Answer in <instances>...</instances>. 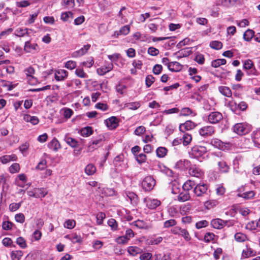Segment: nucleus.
I'll list each match as a JSON object with an SVG mask.
<instances>
[{"label":"nucleus","mask_w":260,"mask_h":260,"mask_svg":"<svg viewBox=\"0 0 260 260\" xmlns=\"http://www.w3.org/2000/svg\"><path fill=\"white\" fill-rule=\"evenodd\" d=\"M251 129V125L246 122L237 123L233 127V132L239 136L245 135Z\"/></svg>","instance_id":"f257e3e1"},{"label":"nucleus","mask_w":260,"mask_h":260,"mask_svg":"<svg viewBox=\"0 0 260 260\" xmlns=\"http://www.w3.org/2000/svg\"><path fill=\"white\" fill-rule=\"evenodd\" d=\"M207 151V148L205 146L196 145L191 148L189 153L192 157L198 158L205 154Z\"/></svg>","instance_id":"f03ea898"},{"label":"nucleus","mask_w":260,"mask_h":260,"mask_svg":"<svg viewBox=\"0 0 260 260\" xmlns=\"http://www.w3.org/2000/svg\"><path fill=\"white\" fill-rule=\"evenodd\" d=\"M208 186L205 183H199L194 188L193 192L198 198L204 197L207 194Z\"/></svg>","instance_id":"7ed1b4c3"},{"label":"nucleus","mask_w":260,"mask_h":260,"mask_svg":"<svg viewBox=\"0 0 260 260\" xmlns=\"http://www.w3.org/2000/svg\"><path fill=\"white\" fill-rule=\"evenodd\" d=\"M155 184V181L151 176H147L142 182L143 188L146 191L152 190Z\"/></svg>","instance_id":"20e7f679"},{"label":"nucleus","mask_w":260,"mask_h":260,"mask_svg":"<svg viewBox=\"0 0 260 260\" xmlns=\"http://www.w3.org/2000/svg\"><path fill=\"white\" fill-rule=\"evenodd\" d=\"M222 119V114L217 111L211 112L208 116V121L212 124L218 123Z\"/></svg>","instance_id":"39448f33"},{"label":"nucleus","mask_w":260,"mask_h":260,"mask_svg":"<svg viewBox=\"0 0 260 260\" xmlns=\"http://www.w3.org/2000/svg\"><path fill=\"white\" fill-rule=\"evenodd\" d=\"M24 49L26 52L35 53L39 50V47L36 43H31L30 41H26L25 43Z\"/></svg>","instance_id":"423d86ee"},{"label":"nucleus","mask_w":260,"mask_h":260,"mask_svg":"<svg viewBox=\"0 0 260 260\" xmlns=\"http://www.w3.org/2000/svg\"><path fill=\"white\" fill-rule=\"evenodd\" d=\"M215 132V129L212 126H205L200 129L199 133L203 137H209L212 136Z\"/></svg>","instance_id":"0eeeda50"},{"label":"nucleus","mask_w":260,"mask_h":260,"mask_svg":"<svg viewBox=\"0 0 260 260\" xmlns=\"http://www.w3.org/2000/svg\"><path fill=\"white\" fill-rule=\"evenodd\" d=\"M68 76V72L63 69H58L55 71L54 77L56 81H64Z\"/></svg>","instance_id":"6e6552de"},{"label":"nucleus","mask_w":260,"mask_h":260,"mask_svg":"<svg viewBox=\"0 0 260 260\" xmlns=\"http://www.w3.org/2000/svg\"><path fill=\"white\" fill-rule=\"evenodd\" d=\"M144 201L147 207L150 209H154L160 205V201L157 199L146 198Z\"/></svg>","instance_id":"1a4fd4ad"},{"label":"nucleus","mask_w":260,"mask_h":260,"mask_svg":"<svg viewBox=\"0 0 260 260\" xmlns=\"http://www.w3.org/2000/svg\"><path fill=\"white\" fill-rule=\"evenodd\" d=\"M113 69V64L111 62L107 63L106 65L102 66L96 70L97 73L100 76H103Z\"/></svg>","instance_id":"9d476101"},{"label":"nucleus","mask_w":260,"mask_h":260,"mask_svg":"<svg viewBox=\"0 0 260 260\" xmlns=\"http://www.w3.org/2000/svg\"><path fill=\"white\" fill-rule=\"evenodd\" d=\"M66 239H68L72 241L74 244H81L83 241V238L80 235L77 233H72L70 235H67L64 236Z\"/></svg>","instance_id":"9b49d317"},{"label":"nucleus","mask_w":260,"mask_h":260,"mask_svg":"<svg viewBox=\"0 0 260 260\" xmlns=\"http://www.w3.org/2000/svg\"><path fill=\"white\" fill-rule=\"evenodd\" d=\"M90 47V45H85L80 49L74 51L71 54V56L74 58H78L84 55Z\"/></svg>","instance_id":"f8f14e48"},{"label":"nucleus","mask_w":260,"mask_h":260,"mask_svg":"<svg viewBox=\"0 0 260 260\" xmlns=\"http://www.w3.org/2000/svg\"><path fill=\"white\" fill-rule=\"evenodd\" d=\"M227 222L228 221H224L220 218H216L212 220L211 224L215 229H221L226 224Z\"/></svg>","instance_id":"ddd939ff"},{"label":"nucleus","mask_w":260,"mask_h":260,"mask_svg":"<svg viewBox=\"0 0 260 260\" xmlns=\"http://www.w3.org/2000/svg\"><path fill=\"white\" fill-rule=\"evenodd\" d=\"M127 12L126 11V8L122 7L118 14V21L121 23L124 24L127 22Z\"/></svg>","instance_id":"4468645a"},{"label":"nucleus","mask_w":260,"mask_h":260,"mask_svg":"<svg viewBox=\"0 0 260 260\" xmlns=\"http://www.w3.org/2000/svg\"><path fill=\"white\" fill-rule=\"evenodd\" d=\"M107 127L110 129L116 128L118 125V120L116 117H111L105 120Z\"/></svg>","instance_id":"2eb2a0df"},{"label":"nucleus","mask_w":260,"mask_h":260,"mask_svg":"<svg viewBox=\"0 0 260 260\" xmlns=\"http://www.w3.org/2000/svg\"><path fill=\"white\" fill-rule=\"evenodd\" d=\"M191 53L190 48H186L177 51L174 54L178 59L189 56Z\"/></svg>","instance_id":"dca6fc26"},{"label":"nucleus","mask_w":260,"mask_h":260,"mask_svg":"<svg viewBox=\"0 0 260 260\" xmlns=\"http://www.w3.org/2000/svg\"><path fill=\"white\" fill-rule=\"evenodd\" d=\"M251 138L254 145L259 147L260 146V128L257 129L252 132Z\"/></svg>","instance_id":"f3484780"},{"label":"nucleus","mask_w":260,"mask_h":260,"mask_svg":"<svg viewBox=\"0 0 260 260\" xmlns=\"http://www.w3.org/2000/svg\"><path fill=\"white\" fill-rule=\"evenodd\" d=\"M195 124L191 121H187L184 123L180 124L179 129L182 132L185 131H189L193 129L195 127Z\"/></svg>","instance_id":"a211bd4d"},{"label":"nucleus","mask_w":260,"mask_h":260,"mask_svg":"<svg viewBox=\"0 0 260 260\" xmlns=\"http://www.w3.org/2000/svg\"><path fill=\"white\" fill-rule=\"evenodd\" d=\"M189 174L192 176L201 178L204 175V172L198 167H192L189 169Z\"/></svg>","instance_id":"6ab92c4d"},{"label":"nucleus","mask_w":260,"mask_h":260,"mask_svg":"<svg viewBox=\"0 0 260 260\" xmlns=\"http://www.w3.org/2000/svg\"><path fill=\"white\" fill-rule=\"evenodd\" d=\"M17 159V157L14 154L5 155L0 157V161L3 164H6L11 161H16Z\"/></svg>","instance_id":"aec40b11"},{"label":"nucleus","mask_w":260,"mask_h":260,"mask_svg":"<svg viewBox=\"0 0 260 260\" xmlns=\"http://www.w3.org/2000/svg\"><path fill=\"white\" fill-rule=\"evenodd\" d=\"M29 29L27 28H18L15 31V35L18 37H23L25 36H28L29 35Z\"/></svg>","instance_id":"412c9836"},{"label":"nucleus","mask_w":260,"mask_h":260,"mask_svg":"<svg viewBox=\"0 0 260 260\" xmlns=\"http://www.w3.org/2000/svg\"><path fill=\"white\" fill-rule=\"evenodd\" d=\"M23 120L26 122H30L33 125H36L39 123V120L37 116H31L28 114L23 115Z\"/></svg>","instance_id":"4be33fe9"},{"label":"nucleus","mask_w":260,"mask_h":260,"mask_svg":"<svg viewBox=\"0 0 260 260\" xmlns=\"http://www.w3.org/2000/svg\"><path fill=\"white\" fill-rule=\"evenodd\" d=\"M132 224L139 229H148L150 228L149 224L142 220H137L133 222Z\"/></svg>","instance_id":"5701e85b"},{"label":"nucleus","mask_w":260,"mask_h":260,"mask_svg":"<svg viewBox=\"0 0 260 260\" xmlns=\"http://www.w3.org/2000/svg\"><path fill=\"white\" fill-rule=\"evenodd\" d=\"M190 198V195L189 192L184 190V191H182L179 194L177 199L179 202H184L189 200Z\"/></svg>","instance_id":"b1692460"},{"label":"nucleus","mask_w":260,"mask_h":260,"mask_svg":"<svg viewBox=\"0 0 260 260\" xmlns=\"http://www.w3.org/2000/svg\"><path fill=\"white\" fill-rule=\"evenodd\" d=\"M127 252L130 255L135 256L138 254L142 253L143 250L136 246H129L127 249Z\"/></svg>","instance_id":"393cba45"},{"label":"nucleus","mask_w":260,"mask_h":260,"mask_svg":"<svg viewBox=\"0 0 260 260\" xmlns=\"http://www.w3.org/2000/svg\"><path fill=\"white\" fill-rule=\"evenodd\" d=\"M255 252L249 247L246 246L245 249H243L242 252V258H245L252 256L255 254Z\"/></svg>","instance_id":"a878e982"},{"label":"nucleus","mask_w":260,"mask_h":260,"mask_svg":"<svg viewBox=\"0 0 260 260\" xmlns=\"http://www.w3.org/2000/svg\"><path fill=\"white\" fill-rule=\"evenodd\" d=\"M48 146L49 149L55 151L60 148V144L55 138H54L52 141L48 143Z\"/></svg>","instance_id":"bb28decb"},{"label":"nucleus","mask_w":260,"mask_h":260,"mask_svg":"<svg viewBox=\"0 0 260 260\" xmlns=\"http://www.w3.org/2000/svg\"><path fill=\"white\" fill-rule=\"evenodd\" d=\"M181 68V65L177 61L171 62L168 67V69L172 72L179 71Z\"/></svg>","instance_id":"cd10ccee"},{"label":"nucleus","mask_w":260,"mask_h":260,"mask_svg":"<svg viewBox=\"0 0 260 260\" xmlns=\"http://www.w3.org/2000/svg\"><path fill=\"white\" fill-rule=\"evenodd\" d=\"M218 90L222 94L227 97H231L232 95V91L228 87L223 86H219Z\"/></svg>","instance_id":"c85d7f7f"},{"label":"nucleus","mask_w":260,"mask_h":260,"mask_svg":"<svg viewBox=\"0 0 260 260\" xmlns=\"http://www.w3.org/2000/svg\"><path fill=\"white\" fill-rule=\"evenodd\" d=\"M218 202L216 200H210L204 202V206L207 209H210L216 206Z\"/></svg>","instance_id":"c756f323"},{"label":"nucleus","mask_w":260,"mask_h":260,"mask_svg":"<svg viewBox=\"0 0 260 260\" xmlns=\"http://www.w3.org/2000/svg\"><path fill=\"white\" fill-rule=\"evenodd\" d=\"M96 171L95 167L92 164H88L85 168V173L88 175H92Z\"/></svg>","instance_id":"7c9ffc66"},{"label":"nucleus","mask_w":260,"mask_h":260,"mask_svg":"<svg viewBox=\"0 0 260 260\" xmlns=\"http://www.w3.org/2000/svg\"><path fill=\"white\" fill-rule=\"evenodd\" d=\"M140 107V104L139 102H135L132 103H126L124 105V108H126L129 110H135L138 109Z\"/></svg>","instance_id":"2f4dec72"},{"label":"nucleus","mask_w":260,"mask_h":260,"mask_svg":"<svg viewBox=\"0 0 260 260\" xmlns=\"http://www.w3.org/2000/svg\"><path fill=\"white\" fill-rule=\"evenodd\" d=\"M23 252L21 250L13 251L11 252V258L12 260H20L23 255Z\"/></svg>","instance_id":"473e14b6"},{"label":"nucleus","mask_w":260,"mask_h":260,"mask_svg":"<svg viewBox=\"0 0 260 260\" xmlns=\"http://www.w3.org/2000/svg\"><path fill=\"white\" fill-rule=\"evenodd\" d=\"M64 141L69 145L73 148H75L77 146V141L71 137L66 136L64 138Z\"/></svg>","instance_id":"72a5a7b5"},{"label":"nucleus","mask_w":260,"mask_h":260,"mask_svg":"<svg viewBox=\"0 0 260 260\" xmlns=\"http://www.w3.org/2000/svg\"><path fill=\"white\" fill-rule=\"evenodd\" d=\"M47 191L43 188H36L35 193L36 198H43L47 194Z\"/></svg>","instance_id":"f704fd0d"},{"label":"nucleus","mask_w":260,"mask_h":260,"mask_svg":"<svg viewBox=\"0 0 260 260\" xmlns=\"http://www.w3.org/2000/svg\"><path fill=\"white\" fill-rule=\"evenodd\" d=\"M195 185L194 182L193 181H191L190 180L186 181L184 184L183 185L182 188L184 190L187 191L188 192L189 190H190L193 186Z\"/></svg>","instance_id":"c9c22d12"},{"label":"nucleus","mask_w":260,"mask_h":260,"mask_svg":"<svg viewBox=\"0 0 260 260\" xmlns=\"http://www.w3.org/2000/svg\"><path fill=\"white\" fill-rule=\"evenodd\" d=\"M210 144L219 149H222L223 148V143L222 142L216 138H214L211 140Z\"/></svg>","instance_id":"e433bc0d"},{"label":"nucleus","mask_w":260,"mask_h":260,"mask_svg":"<svg viewBox=\"0 0 260 260\" xmlns=\"http://www.w3.org/2000/svg\"><path fill=\"white\" fill-rule=\"evenodd\" d=\"M191 115L195 116L196 113L188 107L183 108L180 111L181 116H189Z\"/></svg>","instance_id":"4c0bfd02"},{"label":"nucleus","mask_w":260,"mask_h":260,"mask_svg":"<svg viewBox=\"0 0 260 260\" xmlns=\"http://www.w3.org/2000/svg\"><path fill=\"white\" fill-rule=\"evenodd\" d=\"M254 32L251 29L247 30L243 35V38L246 41H250L253 38Z\"/></svg>","instance_id":"58836bf2"},{"label":"nucleus","mask_w":260,"mask_h":260,"mask_svg":"<svg viewBox=\"0 0 260 260\" xmlns=\"http://www.w3.org/2000/svg\"><path fill=\"white\" fill-rule=\"evenodd\" d=\"M235 239L238 242H242L247 240V237L243 233H237L235 235Z\"/></svg>","instance_id":"ea45409f"},{"label":"nucleus","mask_w":260,"mask_h":260,"mask_svg":"<svg viewBox=\"0 0 260 260\" xmlns=\"http://www.w3.org/2000/svg\"><path fill=\"white\" fill-rule=\"evenodd\" d=\"M220 171L222 173H226L229 171V167L224 161H220L218 162Z\"/></svg>","instance_id":"a19ab883"},{"label":"nucleus","mask_w":260,"mask_h":260,"mask_svg":"<svg viewBox=\"0 0 260 260\" xmlns=\"http://www.w3.org/2000/svg\"><path fill=\"white\" fill-rule=\"evenodd\" d=\"M167 149L165 147H160L156 149V152L158 157H165L167 153Z\"/></svg>","instance_id":"79ce46f5"},{"label":"nucleus","mask_w":260,"mask_h":260,"mask_svg":"<svg viewBox=\"0 0 260 260\" xmlns=\"http://www.w3.org/2000/svg\"><path fill=\"white\" fill-rule=\"evenodd\" d=\"M255 196V193L253 191H248L242 193L238 194V196L248 200L252 199Z\"/></svg>","instance_id":"37998d69"},{"label":"nucleus","mask_w":260,"mask_h":260,"mask_svg":"<svg viewBox=\"0 0 260 260\" xmlns=\"http://www.w3.org/2000/svg\"><path fill=\"white\" fill-rule=\"evenodd\" d=\"M181 139L183 145L184 146H186L190 143L192 140V137L190 134L188 133H184Z\"/></svg>","instance_id":"c03bdc74"},{"label":"nucleus","mask_w":260,"mask_h":260,"mask_svg":"<svg viewBox=\"0 0 260 260\" xmlns=\"http://www.w3.org/2000/svg\"><path fill=\"white\" fill-rule=\"evenodd\" d=\"M209 46L214 49L219 50L222 47V43L218 41H213L210 43Z\"/></svg>","instance_id":"a18cd8bd"},{"label":"nucleus","mask_w":260,"mask_h":260,"mask_svg":"<svg viewBox=\"0 0 260 260\" xmlns=\"http://www.w3.org/2000/svg\"><path fill=\"white\" fill-rule=\"evenodd\" d=\"M226 61L225 59H217L212 61L211 65L214 68L219 67L221 65L225 64Z\"/></svg>","instance_id":"49530a36"},{"label":"nucleus","mask_w":260,"mask_h":260,"mask_svg":"<svg viewBox=\"0 0 260 260\" xmlns=\"http://www.w3.org/2000/svg\"><path fill=\"white\" fill-rule=\"evenodd\" d=\"M75 225L76 221L73 219H68L63 224L64 227L68 229H73Z\"/></svg>","instance_id":"de8ad7c7"},{"label":"nucleus","mask_w":260,"mask_h":260,"mask_svg":"<svg viewBox=\"0 0 260 260\" xmlns=\"http://www.w3.org/2000/svg\"><path fill=\"white\" fill-rule=\"evenodd\" d=\"M70 18H73V14L71 12H66L61 15V19L64 22L68 21Z\"/></svg>","instance_id":"09e8293b"},{"label":"nucleus","mask_w":260,"mask_h":260,"mask_svg":"<svg viewBox=\"0 0 260 260\" xmlns=\"http://www.w3.org/2000/svg\"><path fill=\"white\" fill-rule=\"evenodd\" d=\"M75 75L79 78H88V75L84 72L83 69L77 68L75 72Z\"/></svg>","instance_id":"8fccbe9b"},{"label":"nucleus","mask_w":260,"mask_h":260,"mask_svg":"<svg viewBox=\"0 0 260 260\" xmlns=\"http://www.w3.org/2000/svg\"><path fill=\"white\" fill-rule=\"evenodd\" d=\"M126 195L132 203H136L137 202L138 197L134 192H128L126 193Z\"/></svg>","instance_id":"3c124183"},{"label":"nucleus","mask_w":260,"mask_h":260,"mask_svg":"<svg viewBox=\"0 0 260 260\" xmlns=\"http://www.w3.org/2000/svg\"><path fill=\"white\" fill-rule=\"evenodd\" d=\"M16 242L21 248L24 249L27 247L26 240L22 237H18Z\"/></svg>","instance_id":"603ef678"},{"label":"nucleus","mask_w":260,"mask_h":260,"mask_svg":"<svg viewBox=\"0 0 260 260\" xmlns=\"http://www.w3.org/2000/svg\"><path fill=\"white\" fill-rule=\"evenodd\" d=\"M254 67L252 61L250 59H247L244 61L243 69L246 70H249Z\"/></svg>","instance_id":"864d4df0"},{"label":"nucleus","mask_w":260,"mask_h":260,"mask_svg":"<svg viewBox=\"0 0 260 260\" xmlns=\"http://www.w3.org/2000/svg\"><path fill=\"white\" fill-rule=\"evenodd\" d=\"M92 134V131L90 127H86L81 130V134L83 136L88 137Z\"/></svg>","instance_id":"5fc2aeb1"},{"label":"nucleus","mask_w":260,"mask_h":260,"mask_svg":"<svg viewBox=\"0 0 260 260\" xmlns=\"http://www.w3.org/2000/svg\"><path fill=\"white\" fill-rule=\"evenodd\" d=\"M9 170L11 173H18L20 170V166L17 163H14L9 167Z\"/></svg>","instance_id":"6e6d98bb"},{"label":"nucleus","mask_w":260,"mask_h":260,"mask_svg":"<svg viewBox=\"0 0 260 260\" xmlns=\"http://www.w3.org/2000/svg\"><path fill=\"white\" fill-rule=\"evenodd\" d=\"M108 224L111 228V229L113 231L117 230L118 224L116 220L113 218H111L108 221Z\"/></svg>","instance_id":"4d7b16f0"},{"label":"nucleus","mask_w":260,"mask_h":260,"mask_svg":"<svg viewBox=\"0 0 260 260\" xmlns=\"http://www.w3.org/2000/svg\"><path fill=\"white\" fill-rule=\"evenodd\" d=\"M154 81H155V79L152 75H148L146 77V79H145V83H146V86L147 87H150L151 85L154 83Z\"/></svg>","instance_id":"13d9d810"},{"label":"nucleus","mask_w":260,"mask_h":260,"mask_svg":"<svg viewBox=\"0 0 260 260\" xmlns=\"http://www.w3.org/2000/svg\"><path fill=\"white\" fill-rule=\"evenodd\" d=\"M176 224L177 221L175 219H171L166 220L164 223V226L165 228H169L175 226Z\"/></svg>","instance_id":"bf43d9fd"},{"label":"nucleus","mask_w":260,"mask_h":260,"mask_svg":"<svg viewBox=\"0 0 260 260\" xmlns=\"http://www.w3.org/2000/svg\"><path fill=\"white\" fill-rule=\"evenodd\" d=\"M103 193L106 196H113L115 194V190L113 188H104Z\"/></svg>","instance_id":"052dcab7"},{"label":"nucleus","mask_w":260,"mask_h":260,"mask_svg":"<svg viewBox=\"0 0 260 260\" xmlns=\"http://www.w3.org/2000/svg\"><path fill=\"white\" fill-rule=\"evenodd\" d=\"M128 238H126L125 236H122L117 238L115 241L119 244H125L128 242Z\"/></svg>","instance_id":"680f3d73"},{"label":"nucleus","mask_w":260,"mask_h":260,"mask_svg":"<svg viewBox=\"0 0 260 260\" xmlns=\"http://www.w3.org/2000/svg\"><path fill=\"white\" fill-rule=\"evenodd\" d=\"M47 167V161L45 159L41 160L37 165L36 169L39 170H43Z\"/></svg>","instance_id":"e2e57ef3"},{"label":"nucleus","mask_w":260,"mask_h":260,"mask_svg":"<svg viewBox=\"0 0 260 260\" xmlns=\"http://www.w3.org/2000/svg\"><path fill=\"white\" fill-rule=\"evenodd\" d=\"M76 66L77 63L76 61L69 60L66 63L64 67L70 70H72L76 68Z\"/></svg>","instance_id":"0e129e2a"},{"label":"nucleus","mask_w":260,"mask_h":260,"mask_svg":"<svg viewBox=\"0 0 260 260\" xmlns=\"http://www.w3.org/2000/svg\"><path fill=\"white\" fill-rule=\"evenodd\" d=\"M179 235L182 236L186 241H189L191 239L189 234L186 229H182Z\"/></svg>","instance_id":"69168bd1"},{"label":"nucleus","mask_w":260,"mask_h":260,"mask_svg":"<svg viewBox=\"0 0 260 260\" xmlns=\"http://www.w3.org/2000/svg\"><path fill=\"white\" fill-rule=\"evenodd\" d=\"M24 72L28 77L33 78L35 70L32 67H29L24 70Z\"/></svg>","instance_id":"338daca9"},{"label":"nucleus","mask_w":260,"mask_h":260,"mask_svg":"<svg viewBox=\"0 0 260 260\" xmlns=\"http://www.w3.org/2000/svg\"><path fill=\"white\" fill-rule=\"evenodd\" d=\"M136 158L138 163L141 164L146 161V155L145 154L140 153L136 156Z\"/></svg>","instance_id":"774afa93"}]
</instances>
